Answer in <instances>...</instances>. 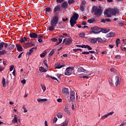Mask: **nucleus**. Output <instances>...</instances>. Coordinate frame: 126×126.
<instances>
[{
  "mask_svg": "<svg viewBox=\"0 0 126 126\" xmlns=\"http://www.w3.org/2000/svg\"><path fill=\"white\" fill-rule=\"evenodd\" d=\"M79 18V15L74 13L72 16L70 18V24L71 27H74V25L76 24L77 21Z\"/></svg>",
  "mask_w": 126,
  "mask_h": 126,
  "instance_id": "obj_1",
  "label": "nucleus"
},
{
  "mask_svg": "<svg viewBox=\"0 0 126 126\" xmlns=\"http://www.w3.org/2000/svg\"><path fill=\"white\" fill-rule=\"evenodd\" d=\"M59 18L57 15H55L53 19L51 20L50 23L55 27L58 23Z\"/></svg>",
  "mask_w": 126,
  "mask_h": 126,
  "instance_id": "obj_2",
  "label": "nucleus"
},
{
  "mask_svg": "<svg viewBox=\"0 0 126 126\" xmlns=\"http://www.w3.org/2000/svg\"><path fill=\"white\" fill-rule=\"evenodd\" d=\"M93 11L94 12V15L97 17L101 16L102 13V10L101 9L98 8L97 7L94 8Z\"/></svg>",
  "mask_w": 126,
  "mask_h": 126,
  "instance_id": "obj_3",
  "label": "nucleus"
},
{
  "mask_svg": "<svg viewBox=\"0 0 126 126\" xmlns=\"http://www.w3.org/2000/svg\"><path fill=\"white\" fill-rule=\"evenodd\" d=\"M61 11V7L60 5H56L53 9V13H55L56 16H58L60 14Z\"/></svg>",
  "mask_w": 126,
  "mask_h": 126,
  "instance_id": "obj_4",
  "label": "nucleus"
},
{
  "mask_svg": "<svg viewBox=\"0 0 126 126\" xmlns=\"http://www.w3.org/2000/svg\"><path fill=\"white\" fill-rule=\"evenodd\" d=\"M74 69V67L69 66L67 67L64 72L65 75H67V76L71 75L72 73V71H73Z\"/></svg>",
  "mask_w": 126,
  "mask_h": 126,
  "instance_id": "obj_5",
  "label": "nucleus"
},
{
  "mask_svg": "<svg viewBox=\"0 0 126 126\" xmlns=\"http://www.w3.org/2000/svg\"><path fill=\"white\" fill-rule=\"evenodd\" d=\"M104 13L105 15L107 17H112V9L111 8H109L108 9H106L104 11Z\"/></svg>",
  "mask_w": 126,
  "mask_h": 126,
  "instance_id": "obj_6",
  "label": "nucleus"
},
{
  "mask_svg": "<svg viewBox=\"0 0 126 126\" xmlns=\"http://www.w3.org/2000/svg\"><path fill=\"white\" fill-rule=\"evenodd\" d=\"M93 29H94V34L100 33V32H101V29L96 26L93 27Z\"/></svg>",
  "mask_w": 126,
  "mask_h": 126,
  "instance_id": "obj_7",
  "label": "nucleus"
},
{
  "mask_svg": "<svg viewBox=\"0 0 126 126\" xmlns=\"http://www.w3.org/2000/svg\"><path fill=\"white\" fill-rule=\"evenodd\" d=\"M61 7L63 9H67L68 7V2L67 1L63 2L61 5Z\"/></svg>",
  "mask_w": 126,
  "mask_h": 126,
  "instance_id": "obj_8",
  "label": "nucleus"
},
{
  "mask_svg": "<svg viewBox=\"0 0 126 126\" xmlns=\"http://www.w3.org/2000/svg\"><path fill=\"white\" fill-rule=\"evenodd\" d=\"M29 36L31 37V38H36L38 37V34L35 32H31L29 34Z\"/></svg>",
  "mask_w": 126,
  "mask_h": 126,
  "instance_id": "obj_9",
  "label": "nucleus"
},
{
  "mask_svg": "<svg viewBox=\"0 0 126 126\" xmlns=\"http://www.w3.org/2000/svg\"><path fill=\"white\" fill-rule=\"evenodd\" d=\"M64 66H65V64H62L61 65V64L60 63H57L55 66V68L56 69H60L62 68L63 67H64Z\"/></svg>",
  "mask_w": 126,
  "mask_h": 126,
  "instance_id": "obj_10",
  "label": "nucleus"
},
{
  "mask_svg": "<svg viewBox=\"0 0 126 126\" xmlns=\"http://www.w3.org/2000/svg\"><path fill=\"white\" fill-rule=\"evenodd\" d=\"M37 47H32V48H31L30 51L28 52H27V55L30 56L32 54V52L34 51V49H36Z\"/></svg>",
  "mask_w": 126,
  "mask_h": 126,
  "instance_id": "obj_11",
  "label": "nucleus"
},
{
  "mask_svg": "<svg viewBox=\"0 0 126 126\" xmlns=\"http://www.w3.org/2000/svg\"><path fill=\"white\" fill-rule=\"evenodd\" d=\"M115 79L116 81L115 82V85L116 87H118V85H120V84L119 77L116 76Z\"/></svg>",
  "mask_w": 126,
  "mask_h": 126,
  "instance_id": "obj_12",
  "label": "nucleus"
},
{
  "mask_svg": "<svg viewBox=\"0 0 126 126\" xmlns=\"http://www.w3.org/2000/svg\"><path fill=\"white\" fill-rule=\"evenodd\" d=\"M16 46L17 48V50L19 52H21L23 50V47H22V45L19 44H16Z\"/></svg>",
  "mask_w": 126,
  "mask_h": 126,
  "instance_id": "obj_13",
  "label": "nucleus"
},
{
  "mask_svg": "<svg viewBox=\"0 0 126 126\" xmlns=\"http://www.w3.org/2000/svg\"><path fill=\"white\" fill-rule=\"evenodd\" d=\"M77 71L78 72L81 73V72H86L87 70L85 69L84 67H78Z\"/></svg>",
  "mask_w": 126,
  "mask_h": 126,
  "instance_id": "obj_14",
  "label": "nucleus"
},
{
  "mask_svg": "<svg viewBox=\"0 0 126 126\" xmlns=\"http://www.w3.org/2000/svg\"><path fill=\"white\" fill-rule=\"evenodd\" d=\"M28 41V38L26 37H24L21 38V39L19 40V41L22 43H25V42Z\"/></svg>",
  "mask_w": 126,
  "mask_h": 126,
  "instance_id": "obj_15",
  "label": "nucleus"
},
{
  "mask_svg": "<svg viewBox=\"0 0 126 126\" xmlns=\"http://www.w3.org/2000/svg\"><path fill=\"white\" fill-rule=\"evenodd\" d=\"M62 92L63 94H69V92H68V90L67 88H63L62 90Z\"/></svg>",
  "mask_w": 126,
  "mask_h": 126,
  "instance_id": "obj_16",
  "label": "nucleus"
},
{
  "mask_svg": "<svg viewBox=\"0 0 126 126\" xmlns=\"http://www.w3.org/2000/svg\"><path fill=\"white\" fill-rule=\"evenodd\" d=\"M72 39L70 37L69 38L67 39L66 40V42H65V45H69V44L72 43Z\"/></svg>",
  "mask_w": 126,
  "mask_h": 126,
  "instance_id": "obj_17",
  "label": "nucleus"
},
{
  "mask_svg": "<svg viewBox=\"0 0 126 126\" xmlns=\"http://www.w3.org/2000/svg\"><path fill=\"white\" fill-rule=\"evenodd\" d=\"M26 45L27 47H32V46H34V44L33 43V42H27L26 44Z\"/></svg>",
  "mask_w": 126,
  "mask_h": 126,
  "instance_id": "obj_18",
  "label": "nucleus"
},
{
  "mask_svg": "<svg viewBox=\"0 0 126 126\" xmlns=\"http://www.w3.org/2000/svg\"><path fill=\"white\" fill-rule=\"evenodd\" d=\"M69 119H66L64 122L63 123V124L61 126H67L68 124L69 123Z\"/></svg>",
  "mask_w": 126,
  "mask_h": 126,
  "instance_id": "obj_19",
  "label": "nucleus"
},
{
  "mask_svg": "<svg viewBox=\"0 0 126 126\" xmlns=\"http://www.w3.org/2000/svg\"><path fill=\"white\" fill-rule=\"evenodd\" d=\"M50 25L51 26L48 28V30L50 31H53L55 30V26L51 24L50 22Z\"/></svg>",
  "mask_w": 126,
  "mask_h": 126,
  "instance_id": "obj_20",
  "label": "nucleus"
},
{
  "mask_svg": "<svg viewBox=\"0 0 126 126\" xmlns=\"http://www.w3.org/2000/svg\"><path fill=\"white\" fill-rule=\"evenodd\" d=\"M47 100H48V99H47V98H43V99L38 98V99H37V101H38V103L45 102V101H46Z\"/></svg>",
  "mask_w": 126,
  "mask_h": 126,
  "instance_id": "obj_21",
  "label": "nucleus"
},
{
  "mask_svg": "<svg viewBox=\"0 0 126 126\" xmlns=\"http://www.w3.org/2000/svg\"><path fill=\"white\" fill-rule=\"evenodd\" d=\"M115 35V32H109L107 34V37L109 38L110 37H113V36H114Z\"/></svg>",
  "mask_w": 126,
  "mask_h": 126,
  "instance_id": "obj_22",
  "label": "nucleus"
},
{
  "mask_svg": "<svg viewBox=\"0 0 126 126\" xmlns=\"http://www.w3.org/2000/svg\"><path fill=\"white\" fill-rule=\"evenodd\" d=\"M117 13V9H111V14H112V15H116Z\"/></svg>",
  "mask_w": 126,
  "mask_h": 126,
  "instance_id": "obj_23",
  "label": "nucleus"
},
{
  "mask_svg": "<svg viewBox=\"0 0 126 126\" xmlns=\"http://www.w3.org/2000/svg\"><path fill=\"white\" fill-rule=\"evenodd\" d=\"M39 70L41 72H44V73L46 72L47 71V70L43 67H39Z\"/></svg>",
  "mask_w": 126,
  "mask_h": 126,
  "instance_id": "obj_24",
  "label": "nucleus"
},
{
  "mask_svg": "<svg viewBox=\"0 0 126 126\" xmlns=\"http://www.w3.org/2000/svg\"><path fill=\"white\" fill-rule=\"evenodd\" d=\"M90 42L92 44H95L96 43H97L96 38L92 39L90 40Z\"/></svg>",
  "mask_w": 126,
  "mask_h": 126,
  "instance_id": "obj_25",
  "label": "nucleus"
},
{
  "mask_svg": "<svg viewBox=\"0 0 126 126\" xmlns=\"http://www.w3.org/2000/svg\"><path fill=\"white\" fill-rule=\"evenodd\" d=\"M88 22H89V24H92L93 23V22H96V19L94 18L89 19L88 20Z\"/></svg>",
  "mask_w": 126,
  "mask_h": 126,
  "instance_id": "obj_26",
  "label": "nucleus"
},
{
  "mask_svg": "<svg viewBox=\"0 0 126 126\" xmlns=\"http://www.w3.org/2000/svg\"><path fill=\"white\" fill-rule=\"evenodd\" d=\"M45 11L46 12H48V13H50V12H52V9L50 7H46L45 9Z\"/></svg>",
  "mask_w": 126,
  "mask_h": 126,
  "instance_id": "obj_27",
  "label": "nucleus"
},
{
  "mask_svg": "<svg viewBox=\"0 0 126 126\" xmlns=\"http://www.w3.org/2000/svg\"><path fill=\"white\" fill-rule=\"evenodd\" d=\"M55 52V49H52V50H51V51L48 54V56L51 57L52 56H53Z\"/></svg>",
  "mask_w": 126,
  "mask_h": 126,
  "instance_id": "obj_28",
  "label": "nucleus"
},
{
  "mask_svg": "<svg viewBox=\"0 0 126 126\" xmlns=\"http://www.w3.org/2000/svg\"><path fill=\"white\" fill-rule=\"evenodd\" d=\"M64 112L68 114V115H70V112L68 111V107L65 106L64 108Z\"/></svg>",
  "mask_w": 126,
  "mask_h": 126,
  "instance_id": "obj_29",
  "label": "nucleus"
},
{
  "mask_svg": "<svg viewBox=\"0 0 126 126\" xmlns=\"http://www.w3.org/2000/svg\"><path fill=\"white\" fill-rule=\"evenodd\" d=\"M101 32H102V33H108V32H110V29H101Z\"/></svg>",
  "mask_w": 126,
  "mask_h": 126,
  "instance_id": "obj_30",
  "label": "nucleus"
},
{
  "mask_svg": "<svg viewBox=\"0 0 126 126\" xmlns=\"http://www.w3.org/2000/svg\"><path fill=\"white\" fill-rule=\"evenodd\" d=\"M46 53L47 52L45 50L42 54H40V58H44L46 56Z\"/></svg>",
  "mask_w": 126,
  "mask_h": 126,
  "instance_id": "obj_31",
  "label": "nucleus"
},
{
  "mask_svg": "<svg viewBox=\"0 0 126 126\" xmlns=\"http://www.w3.org/2000/svg\"><path fill=\"white\" fill-rule=\"evenodd\" d=\"M76 97L75 95L70 96V101L72 102L75 100Z\"/></svg>",
  "mask_w": 126,
  "mask_h": 126,
  "instance_id": "obj_32",
  "label": "nucleus"
},
{
  "mask_svg": "<svg viewBox=\"0 0 126 126\" xmlns=\"http://www.w3.org/2000/svg\"><path fill=\"white\" fill-rule=\"evenodd\" d=\"M2 83L3 84V87H6V80L4 78V77H3L2 78Z\"/></svg>",
  "mask_w": 126,
  "mask_h": 126,
  "instance_id": "obj_33",
  "label": "nucleus"
},
{
  "mask_svg": "<svg viewBox=\"0 0 126 126\" xmlns=\"http://www.w3.org/2000/svg\"><path fill=\"white\" fill-rule=\"evenodd\" d=\"M6 54V50H3L0 51V57L1 56V55H3V54Z\"/></svg>",
  "mask_w": 126,
  "mask_h": 126,
  "instance_id": "obj_34",
  "label": "nucleus"
},
{
  "mask_svg": "<svg viewBox=\"0 0 126 126\" xmlns=\"http://www.w3.org/2000/svg\"><path fill=\"white\" fill-rule=\"evenodd\" d=\"M4 45V42H0V49H1L3 48Z\"/></svg>",
  "mask_w": 126,
  "mask_h": 126,
  "instance_id": "obj_35",
  "label": "nucleus"
},
{
  "mask_svg": "<svg viewBox=\"0 0 126 126\" xmlns=\"http://www.w3.org/2000/svg\"><path fill=\"white\" fill-rule=\"evenodd\" d=\"M79 36L81 37V38H84L85 36V34L84 33V32H81L79 34Z\"/></svg>",
  "mask_w": 126,
  "mask_h": 126,
  "instance_id": "obj_36",
  "label": "nucleus"
},
{
  "mask_svg": "<svg viewBox=\"0 0 126 126\" xmlns=\"http://www.w3.org/2000/svg\"><path fill=\"white\" fill-rule=\"evenodd\" d=\"M40 86L41 87V88L42 89V90L43 91V92L46 91V86H44V85H42L40 84Z\"/></svg>",
  "mask_w": 126,
  "mask_h": 126,
  "instance_id": "obj_37",
  "label": "nucleus"
},
{
  "mask_svg": "<svg viewBox=\"0 0 126 126\" xmlns=\"http://www.w3.org/2000/svg\"><path fill=\"white\" fill-rule=\"evenodd\" d=\"M62 40H63V39H62V38H59V39H58L59 42L57 43V44H56V45H59V44H60V43H62Z\"/></svg>",
  "mask_w": 126,
  "mask_h": 126,
  "instance_id": "obj_38",
  "label": "nucleus"
},
{
  "mask_svg": "<svg viewBox=\"0 0 126 126\" xmlns=\"http://www.w3.org/2000/svg\"><path fill=\"white\" fill-rule=\"evenodd\" d=\"M74 0H68V4H71L72 3H74Z\"/></svg>",
  "mask_w": 126,
  "mask_h": 126,
  "instance_id": "obj_39",
  "label": "nucleus"
},
{
  "mask_svg": "<svg viewBox=\"0 0 126 126\" xmlns=\"http://www.w3.org/2000/svg\"><path fill=\"white\" fill-rule=\"evenodd\" d=\"M108 117V114H106V115H104V116H103L101 119L102 120H104L105 119L107 118Z\"/></svg>",
  "mask_w": 126,
  "mask_h": 126,
  "instance_id": "obj_40",
  "label": "nucleus"
},
{
  "mask_svg": "<svg viewBox=\"0 0 126 126\" xmlns=\"http://www.w3.org/2000/svg\"><path fill=\"white\" fill-rule=\"evenodd\" d=\"M102 38L101 37H97L96 38V42L98 41V42H100L102 41Z\"/></svg>",
  "mask_w": 126,
  "mask_h": 126,
  "instance_id": "obj_41",
  "label": "nucleus"
},
{
  "mask_svg": "<svg viewBox=\"0 0 126 126\" xmlns=\"http://www.w3.org/2000/svg\"><path fill=\"white\" fill-rule=\"evenodd\" d=\"M13 121H14L15 122V123H18V120L16 117V115H15L14 118L13 119Z\"/></svg>",
  "mask_w": 126,
  "mask_h": 126,
  "instance_id": "obj_42",
  "label": "nucleus"
},
{
  "mask_svg": "<svg viewBox=\"0 0 126 126\" xmlns=\"http://www.w3.org/2000/svg\"><path fill=\"white\" fill-rule=\"evenodd\" d=\"M57 116H58V118L61 119V118H62L63 115L61 113H58L57 114Z\"/></svg>",
  "mask_w": 126,
  "mask_h": 126,
  "instance_id": "obj_43",
  "label": "nucleus"
},
{
  "mask_svg": "<svg viewBox=\"0 0 126 126\" xmlns=\"http://www.w3.org/2000/svg\"><path fill=\"white\" fill-rule=\"evenodd\" d=\"M44 36L43 35H42V34H37V38H38V39H41L42 38H43V37Z\"/></svg>",
  "mask_w": 126,
  "mask_h": 126,
  "instance_id": "obj_44",
  "label": "nucleus"
},
{
  "mask_svg": "<svg viewBox=\"0 0 126 126\" xmlns=\"http://www.w3.org/2000/svg\"><path fill=\"white\" fill-rule=\"evenodd\" d=\"M14 68V66L13 65H11L10 66L9 71H12Z\"/></svg>",
  "mask_w": 126,
  "mask_h": 126,
  "instance_id": "obj_45",
  "label": "nucleus"
},
{
  "mask_svg": "<svg viewBox=\"0 0 126 126\" xmlns=\"http://www.w3.org/2000/svg\"><path fill=\"white\" fill-rule=\"evenodd\" d=\"M51 40L52 41V42H57L58 41V39L54 37V38H52Z\"/></svg>",
  "mask_w": 126,
  "mask_h": 126,
  "instance_id": "obj_46",
  "label": "nucleus"
},
{
  "mask_svg": "<svg viewBox=\"0 0 126 126\" xmlns=\"http://www.w3.org/2000/svg\"><path fill=\"white\" fill-rule=\"evenodd\" d=\"M75 95V92L73 91H70V96Z\"/></svg>",
  "mask_w": 126,
  "mask_h": 126,
  "instance_id": "obj_47",
  "label": "nucleus"
},
{
  "mask_svg": "<svg viewBox=\"0 0 126 126\" xmlns=\"http://www.w3.org/2000/svg\"><path fill=\"white\" fill-rule=\"evenodd\" d=\"M87 48L88 49V50H92V47H90V45H87Z\"/></svg>",
  "mask_w": 126,
  "mask_h": 126,
  "instance_id": "obj_48",
  "label": "nucleus"
},
{
  "mask_svg": "<svg viewBox=\"0 0 126 126\" xmlns=\"http://www.w3.org/2000/svg\"><path fill=\"white\" fill-rule=\"evenodd\" d=\"M44 65H45L46 66V67L48 68V64L47 63V60H45L44 61Z\"/></svg>",
  "mask_w": 126,
  "mask_h": 126,
  "instance_id": "obj_49",
  "label": "nucleus"
},
{
  "mask_svg": "<svg viewBox=\"0 0 126 126\" xmlns=\"http://www.w3.org/2000/svg\"><path fill=\"white\" fill-rule=\"evenodd\" d=\"M101 22H103V23H106V18H102V19H101Z\"/></svg>",
  "mask_w": 126,
  "mask_h": 126,
  "instance_id": "obj_50",
  "label": "nucleus"
},
{
  "mask_svg": "<svg viewBox=\"0 0 126 126\" xmlns=\"http://www.w3.org/2000/svg\"><path fill=\"white\" fill-rule=\"evenodd\" d=\"M57 121H58L57 117H54L53 121V123H56Z\"/></svg>",
  "mask_w": 126,
  "mask_h": 126,
  "instance_id": "obj_51",
  "label": "nucleus"
},
{
  "mask_svg": "<svg viewBox=\"0 0 126 126\" xmlns=\"http://www.w3.org/2000/svg\"><path fill=\"white\" fill-rule=\"evenodd\" d=\"M120 39L119 38H118L116 40V44H119L120 43Z\"/></svg>",
  "mask_w": 126,
  "mask_h": 126,
  "instance_id": "obj_52",
  "label": "nucleus"
},
{
  "mask_svg": "<svg viewBox=\"0 0 126 126\" xmlns=\"http://www.w3.org/2000/svg\"><path fill=\"white\" fill-rule=\"evenodd\" d=\"M64 0H56V1L58 2V3H61L62 2L64 1Z\"/></svg>",
  "mask_w": 126,
  "mask_h": 126,
  "instance_id": "obj_53",
  "label": "nucleus"
},
{
  "mask_svg": "<svg viewBox=\"0 0 126 126\" xmlns=\"http://www.w3.org/2000/svg\"><path fill=\"white\" fill-rule=\"evenodd\" d=\"M82 54L87 55L88 54H89V52L84 51V52H83Z\"/></svg>",
  "mask_w": 126,
  "mask_h": 126,
  "instance_id": "obj_54",
  "label": "nucleus"
},
{
  "mask_svg": "<svg viewBox=\"0 0 126 126\" xmlns=\"http://www.w3.org/2000/svg\"><path fill=\"white\" fill-rule=\"evenodd\" d=\"M115 59H120L121 58V57L120 56V55H117L116 56V57H115Z\"/></svg>",
  "mask_w": 126,
  "mask_h": 126,
  "instance_id": "obj_55",
  "label": "nucleus"
},
{
  "mask_svg": "<svg viewBox=\"0 0 126 126\" xmlns=\"http://www.w3.org/2000/svg\"><path fill=\"white\" fill-rule=\"evenodd\" d=\"M21 83L23 84H25L26 83V80H25V79L22 80Z\"/></svg>",
  "mask_w": 126,
  "mask_h": 126,
  "instance_id": "obj_56",
  "label": "nucleus"
},
{
  "mask_svg": "<svg viewBox=\"0 0 126 126\" xmlns=\"http://www.w3.org/2000/svg\"><path fill=\"white\" fill-rule=\"evenodd\" d=\"M4 48H7L8 46V44L5 43V42H4Z\"/></svg>",
  "mask_w": 126,
  "mask_h": 126,
  "instance_id": "obj_57",
  "label": "nucleus"
},
{
  "mask_svg": "<svg viewBox=\"0 0 126 126\" xmlns=\"http://www.w3.org/2000/svg\"><path fill=\"white\" fill-rule=\"evenodd\" d=\"M4 70V67H2V66H0V72H1V71Z\"/></svg>",
  "mask_w": 126,
  "mask_h": 126,
  "instance_id": "obj_58",
  "label": "nucleus"
},
{
  "mask_svg": "<svg viewBox=\"0 0 126 126\" xmlns=\"http://www.w3.org/2000/svg\"><path fill=\"white\" fill-rule=\"evenodd\" d=\"M81 47H82V48L86 49L87 48V45H82Z\"/></svg>",
  "mask_w": 126,
  "mask_h": 126,
  "instance_id": "obj_59",
  "label": "nucleus"
},
{
  "mask_svg": "<svg viewBox=\"0 0 126 126\" xmlns=\"http://www.w3.org/2000/svg\"><path fill=\"white\" fill-rule=\"evenodd\" d=\"M50 78L52 79H54V80H57L58 81V79L56 78L55 77H52V76H50Z\"/></svg>",
  "mask_w": 126,
  "mask_h": 126,
  "instance_id": "obj_60",
  "label": "nucleus"
},
{
  "mask_svg": "<svg viewBox=\"0 0 126 126\" xmlns=\"http://www.w3.org/2000/svg\"><path fill=\"white\" fill-rule=\"evenodd\" d=\"M80 9L81 11H84V7L83 6H80Z\"/></svg>",
  "mask_w": 126,
  "mask_h": 126,
  "instance_id": "obj_61",
  "label": "nucleus"
},
{
  "mask_svg": "<svg viewBox=\"0 0 126 126\" xmlns=\"http://www.w3.org/2000/svg\"><path fill=\"white\" fill-rule=\"evenodd\" d=\"M119 27H122L124 26V23H119L118 24Z\"/></svg>",
  "mask_w": 126,
  "mask_h": 126,
  "instance_id": "obj_62",
  "label": "nucleus"
},
{
  "mask_svg": "<svg viewBox=\"0 0 126 126\" xmlns=\"http://www.w3.org/2000/svg\"><path fill=\"white\" fill-rule=\"evenodd\" d=\"M62 20L63 22H66L68 20V18H65V19H64V18H63Z\"/></svg>",
  "mask_w": 126,
  "mask_h": 126,
  "instance_id": "obj_63",
  "label": "nucleus"
},
{
  "mask_svg": "<svg viewBox=\"0 0 126 126\" xmlns=\"http://www.w3.org/2000/svg\"><path fill=\"white\" fill-rule=\"evenodd\" d=\"M61 101H62V99H61V98L57 99V102H61Z\"/></svg>",
  "mask_w": 126,
  "mask_h": 126,
  "instance_id": "obj_64",
  "label": "nucleus"
}]
</instances>
